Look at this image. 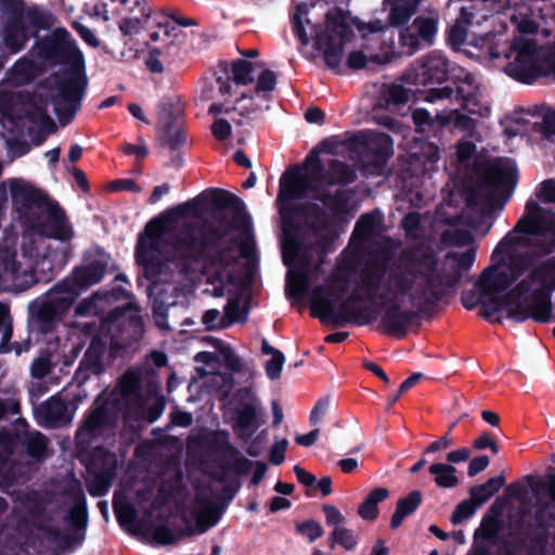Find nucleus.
Instances as JSON below:
<instances>
[{
  "mask_svg": "<svg viewBox=\"0 0 555 555\" xmlns=\"http://www.w3.org/2000/svg\"><path fill=\"white\" fill-rule=\"evenodd\" d=\"M475 259L474 248L441 257L430 247L416 246L382 264H366L358 278L352 262L343 260L324 285L312 289L311 314L334 326L365 325L374 320L373 312L356 301L379 300L384 308L379 326L402 337L415 315L429 311L456 288Z\"/></svg>",
  "mask_w": 555,
  "mask_h": 555,
  "instance_id": "obj_1",
  "label": "nucleus"
},
{
  "mask_svg": "<svg viewBox=\"0 0 555 555\" xmlns=\"http://www.w3.org/2000/svg\"><path fill=\"white\" fill-rule=\"evenodd\" d=\"M554 249L555 214L528 201L522 216L494 247L474 289L463 293V306L472 310L481 305L486 318L505 310L517 322H548L555 258L539 261Z\"/></svg>",
  "mask_w": 555,
  "mask_h": 555,
  "instance_id": "obj_2",
  "label": "nucleus"
},
{
  "mask_svg": "<svg viewBox=\"0 0 555 555\" xmlns=\"http://www.w3.org/2000/svg\"><path fill=\"white\" fill-rule=\"evenodd\" d=\"M194 208L195 201H189L163 211L145 225L144 234L158 248L165 249L166 260L179 261L183 267L201 262L211 286L207 292L214 297L228 296L225 325L245 322L248 317L246 287L236 273L235 251L225 242L224 233L199 229L184 219Z\"/></svg>",
  "mask_w": 555,
  "mask_h": 555,
  "instance_id": "obj_3",
  "label": "nucleus"
},
{
  "mask_svg": "<svg viewBox=\"0 0 555 555\" xmlns=\"http://www.w3.org/2000/svg\"><path fill=\"white\" fill-rule=\"evenodd\" d=\"M327 165L328 169L325 170L320 158L310 153L301 167H289L280 179L276 204L282 219V251L283 261L288 267L286 296L289 299H299L306 294L312 273L311 264L306 259V250L298 242L295 228L298 212L294 208V202L312 195L334 216L340 215L347 209V193L341 190L332 193L330 188L346 185L356 179L353 167L337 159L327 160Z\"/></svg>",
  "mask_w": 555,
  "mask_h": 555,
  "instance_id": "obj_4",
  "label": "nucleus"
},
{
  "mask_svg": "<svg viewBox=\"0 0 555 555\" xmlns=\"http://www.w3.org/2000/svg\"><path fill=\"white\" fill-rule=\"evenodd\" d=\"M117 433L125 444H133L129 470L134 472L139 468V366L129 367L112 390L105 389L95 398L77 429V444L111 438ZM137 482L134 473L121 479L113 495V509L120 528L139 539V511L132 504L139 501Z\"/></svg>",
  "mask_w": 555,
  "mask_h": 555,
  "instance_id": "obj_5",
  "label": "nucleus"
},
{
  "mask_svg": "<svg viewBox=\"0 0 555 555\" xmlns=\"http://www.w3.org/2000/svg\"><path fill=\"white\" fill-rule=\"evenodd\" d=\"M499 11H512L511 21L520 34L512 41L487 35L476 46L492 60H505L512 78L532 83L540 77L555 81V2L544 0H485Z\"/></svg>",
  "mask_w": 555,
  "mask_h": 555,
  "instance_id": "obj_6",
  "label": "nucleus"
},
{
  "mask_svg": "<svg viewBox=\"0 0 555 555\" xmlns=\"http://www.w3.org/2000/svg\"><path fill=\"white\" fill-rule=\"evenodd\" d=\"M291 22L300 44L306 47L313 42L322 51L326 65L334 70L340 68L345 48L357 38L356 31L362 49L348 54L347 65L351 69H362L370 60L378 57L376 51L387 31V24L379 18L365 22L345 9L325 11L322 3L309 9L302 1L297 2Z\"/></svg>",
  "mask_w": 555,
  "mask_h": 555,
  "instance_id": "obj_7",
  "label": "nucleus"
},
{
  "mask_svg": "<svg viewBox=\"0 0 555 555\" xmlns=\"http://www.w3.org/2000/svg\"><path fill=\"white\" fill-rule=\"evenodd\" d=\"M30 53L47 65L66 66L55 79L56 92L51 95V103L60 125H69L81 107L88 87L81 51L68 30L57 27L50 35L38 38Z\"/></svg>",
  "mask_w": 555,
  "mask_h": 555,
  "instance_id": "obj_8",
  "label": "nucleus"
},
{
  "mask_svg": "<svg viewBox=\"0 0 555 555\" xmlns=\"http://www.w3.org/2000/svg\"><path fill=\"white\" fill-rule=\"evenodd\" d=\"M139 347V306L134 302L116 307L108 312L92 336L79 365L75 379L85 384L91 375L100 376L106 371L104 356L114 362L128 360Z\"/></svg>",
  "mask_w": 555,
  "mask_h": 555,
  "instance_id": "obj_9",
  "label": "nucleus"
},
{
  "mask_svg": "<svg viewBox=\"0 0 555 555\" xmlns=\"http://www.w3.org/2000/svg\"><path fill=\"white\" fill-rule=\"evenodd\" d=\"M8 183L20 215L35 233L60 242L74 237L73 227L57 202L21 178H12Z\"/></svg>",
  "mask_w": 555,
  "mask_h": 555,
  "instance_id": "obj_10",
  "label": "nucleus"
},
{
  "mask_svg": "<svg viewBox=\"0 0 555 555\" xmlns=\"http://www.w3.org/2000/svg\"><path fill=\"white\" fill-rule=\"evenodd\" d=\"M476 185L466 193L463 217L476 212L481 219L488 216L501 198L509 197L516 184V164L511 158H496L480 165Z\"/></svg>",
  "mask_w": 555,
  "mask_h": 555,
  "instance_id": "obj_11",
  "label": "nucleus"
},
{
  "mask_svg": "<svg viewBox=\"0 0 555 555\" xmlns=\"http://www.w3.org/2000/svg\"><path fill=\"white\" fill-rule=\"evenodd\" d=\"M176 26H170L165 13L153 10L141 0V60L153 76L164 75L170 67V50L177 38Z\"/></svg>",
  "mask_w": 555,
  "mask_h": 555,
  "instance_id": "obj_12",
  "label": "nucleus"
},
{
  "mask_svg": "<svg viewBox=\"0 0 555 555\" xmlns=\"http://www.w3.org/2000/svg\"><path fill=\"white\" fill-rule=\"evenodd\" d=\"M177 514H180L183 529L180 531L171 530L167 525H155L146 528L141 519V540H147L155 544H172L178 541L182 534L204 533L214 527L220 519V511L217 503L206 496L203 492L198 493L190 507H182L175 504Z\"/></svg>",
  "mask_w": 555,
  "mask_h": 555,
  "instance_id": "obj_13",
  "label": "nucleus"
},
{
  "mask_svg": "<svg viewBox=\"0 0 555 555\" xmlns=\"http://www.w3.org/2000/svg\"><path fill=\"white\" fill-rule=\"evenodd\" d=\"M504 134L507 138L527 135L529 142L537 149L555 153V109H543L539 115L507 118L502 121Z\"/></svg>",
  "mask_w": 555,
  "mask_h": 555,
  "instance_id": "obj_14",
  "label": "nucleus"
},
{
  "mask_svg": "<svg viewBox=\"0 0 555 555\" xmlns=\"http://www.w3.org/2000/svg\"><path fill=\"white\" fill-rule=\"evenodd\" d=\"M111 256L103 249L98 248L93 258L85 257V264L75 267L70 275L55 284V289L60 293L73 297L75 302L80 293L90 286L99 283L104 278Z\"/></svg>",
  "mask_w": 555,
  "mask_h": 555,
  "instance_id": "obj_15",
  "label": "nucleus"
},
{
  "mask_svg": "<svg viewBox=\"0 0 555 555\" xmlns=\"http://www.w3.org/2000/svg\"><path fill=\"white\" fill-rule=\"evenodd\" d=\"M73 305V297L69 298L67 294L60 293L54 285L48 293L47 299L29 305L33 327L41 334L53 332Z\"/></svg>",
  "mask_w": 555,
  "mask_h": 555,
  "instance_id": "obj_16",
  "label": "nucleus"
},
{
  "mask_svg": "<svg viewBox=\"0 0 555 555\" xmlns=\"http://www.w3.org/2000/svg\"><path fill=\"white\" fill-rule=\"evenodd\" d=\"M411 117L416 131L420 133L436 134L450 125L470 135L476 130L475 120L457 108H444L437 112L435 116H431L427 109L418 107L412 111Z\"/></svg>",
  "mask_w": 555,
  "mask_h": 555,
  "instance_id": "obj_17",
  "label": "nucleus"
},
{
  "mask_svg": "<svg viewBox=\"0 0 555 555\" xmlns=\"http://www.w3.org/2000/svg\"><path fill=\"white\" fill-rule=\"evenodd\" d=\"M346 150L358 151L362 162L372 155L376 164H383L392 154V142L388 134L361 130L349 142L337 143L333 153L339 154Z\"/></svg>",
  "mask_w": 555,
  "mask_h": 555,
  "instance_id": "obj_18",
  "label": "nucleus"
},
{
  "mask_svg": "<svg viewBox=\"0 0 555 555\" xmlns=\"http://www.w3.org/2000/svg\"><path fill=\"white\" fill-rule=\"evenodd\" d=\"M261 67L259 62H253L246 59H240L231 65V76L223 74L216 77L209 85L203 90V96L205 99L222 98L225 103L228 99L232 96L233 82L235 85H247L254 80V73Z\"/></svg>",
  "mask_w": 555,
  "mask_h": 555,
  "instance_id": "obj_19",
  "label": "nucleus"
},
{
  "mask_svg": "<svg viewBox=\"0 0 555 555\" xmlns=\"http://www.w3.org/2000/svg\"><path fill=\"white\" fill-rule=\"evenodd\" d=\"M116 457L105 448H95L91 454L87 468L93 477L87 481V489L91 496H104L116 475Z\"/></svg>",
  "mask_w": 555,
  "mask_h": 555,
  "instance_id": "obj_20",
  "label": "nucleus"
},
{
  "mask_svg": "<svg viewBox=\"0 0 555 555\" xmlns=\"http://www.w3.org/2000/svg\"><path fill=\"white\" fill-rule=\"evenodd\" d=\"M66 495L72 505L64 520L73 532L64 538V544L79 546L85 541L89 519L86 494L81 485L77 482L66 490Z\"/></svg>",
  "mask_w": 555,
  "mask_h": 555,
  "instance_id": "obj_21",
  "label": "nucleus"
},
{
  "mask_svg": "<svg viewBox=\"0 0 555 555\" xmlns=\"http://www.w3.org/2000/svg\"><path fill=\"white\" fill-rule=\"evenodd\" d=\"M438 23L439 18L434 14L417 16L411 25L400 31L399 41L403 51L412 55L433 46L438 33Z\"/></svg>",
  "mask_w": 555,
  "mask_h": 555,
  "instance_id": "obj_22",
  "label": "nucleus"
},
{
  "mask_svg": "<svg viewBox=\"0 0 555 555\" xmlns=\"http://www.w3.org/2000/svg\"><path fill=\"white\" fill-rule=\"evenodd\" d=\"M450 62L442 51L434 50L415 63L408 74V82L426 86L441 83L448 79Z\"/></svg>",
  "mask_w": 555,
  "mask_h": 555,
  "instance_id": "obj_23",
  "label": "nucleus"
},
{
  "mask_svg": "<svg viewBox=\"0 0 555 555\" xmlns=\"http://www.w3.org/2000/svg\"><path fill=\"white\" fill-rule=\"evenodd\" d=\"M14 502L25 512V515L17 518L20 529L38 530L48 535L56 537L59 531L42 524L46 514V502L37 491H28L18 494Z\"/></svg>",
  "mask_w": 555,
  "mask_h": 555,
  "instance_id": "obj_24",
  "label": "nucleus"
},
{
  "mask_svg": "<svg viewBox=\"0 0 555 555\" xmlns=\"http://www.w3.org/2000/svg\"><path fill=\"white\" fill-rule=\"evenodd\" d=\"M470 3L461 8V14L456 23L450 28L449 42L453 47L463 46L467 40V33L462 24H479L488 20L493 13H503L495 10L492 5H487L483 0H469Z\"/></svg>",
  "mask_w": 555,
  "mask_h": 555,
  "instance_id": "obj_25",
  "label": "nucleus"
},
{
  "mask_svg": "<svg viewBox=\"0 0 555 555\" xmlns=\"http://www.w3.org/2000/svg\"><path fill=\"white\" fill-rule=\"evenodd\" d=\"M38 283L33 269L22 271L15 256L0 262V289L21 293Z\"/></svg>",
  "mask_w": 555,
  "mask_h": 555,
  "instance_id": "obj_26",
  "label": "nucleus"
},
{
  "mask_svg": "<svg viewBox=\"0 0 555 555\" xmlns=\"http://www.w3.org/2000/svg\"><path fill=\"white\" fill-rule=\"evenodd\" d=\"M261 412L259 401L249 396L241 402L235 409L234 430L240 439L247 441L260 427Z\"/></svg>",
  "mask_w": 555,
  "mask_h": 555,
  "instance_id": "obj_27",
  "label": "nucleus"
},
{
  "mask_svg": "<svg viewBox=\"0 0 555 555\" xmlns=\"http://www.w3.org/2000/svg\"><path fill=\"white\" fill-rule=\"evenodd\" d=\"M205 195L209 202L220 209H229L232 212V225L243 231L247 230L250 217L246 211L244 202L236 195L224 190L207 191Z\"/></svg>",
  "mask_w": 555,
  "mask_h": 555,
  "instance_id": "obj_28",
  "label": "nucleus"
},
{
  "mask_svg": "<svg viewBox=\"0 0 555 555\" xmlns=\"http://www.w3.org/2000/svg\"><path fill=\"white\" fill-rule=\"evenodd\" d=\"M162 105L164 108L166 106L172 108L171 113H164L162 115L164 124L162 130L163 140L170 149H176L185 140L180 124V116L182 114L181 103L178 99H167Z\"/></svg>",
  "mask_w": 555,
  "mask_h": 555,
  "instance_id": "obj_29",
  "label": "nucleus"
},
{
  "mask_svg": "<svg viewBox=\"0 0 555 555\" xmlns=\"http://www.w3.org/2000/svg\"><path fill=\"white\" fill-rule=\"evenodd\" d=\"M269 104L266 101H259L255 91L249 94L242 92L237 99H235L232 106L225 104L214 103L209 107L211 114H234L237 113L241 116H250L262 109H268Z\"/></svg>",
  "mask_w": 555,
  "mask_h": 555,
  "instance_id": "obj_30",
  "label": "nucleus"
},
{
  "mask_svg": "<svg viewBox=\"0 0 555 555\" xmlns=\"http://www.w3.org/2000/svg\"><path fill=\"white\" fill-rule=\"evenodd\" d=\"M383 216L379 211L364 214L357 221L352 234V244L363 248L365 243L382 230Z\"/></svg>",
  "mask_w": 555,
  "mask_h": 555,
  "instance_id": "obj_31",
  "label": "nucleus"
},
{
  "mask_svg": "<svg viewBox=\"0 0 555 555\" xmlns=\"http://www.w3.org/2000/svg\"><path fill=\"white\" fill-rule=\"evenodd\" d=\"M422 0H383V8L388 13L387 27L405 24L416 12Z\"/></svg>",
  "mask_w": 555,
  "mask_h": 555,
  "instance_id": "obj_32",
  "label": "nucleus"
},
{
  "mask_svg": "<svg viewBox=\"0 0 555 555\" xmlns=\"http://www.w3.org/2000/svg\"><path fill=\"white\" fill-rule=\"evenodd\" d=\"M421 502L422 493L417 490L412 491L408 496L400 499L397 503L396 511L391 516V528H399L403 520L418 508Z\"/></svg>",
  "mask_w": 555,
  "mask_h": 555,
  "instance_id": "obj_33",
  "label": "nucleus"
},
{
  "mask_svg": "<svg viewBox=\"0 0 555 555\" xmlns=\"http://www.w3.org/2000/svg\"><path fill=\"white\" fill-rule=\"evenodd\" d=\"M27 40L28 34L24 24H4L3 43L11 53L20 52Z\"/></svg>",
  "mask_w": 555,
  "mask_h": 555,
  "instance_id": "obj_34",
  "label": "nucleus"
},
{
  "mask_svg": "<svg viewBox=\"0 0 555 555\" xmlns=\"http://www.w3.org/2000/svg\"><path fill=\"white\" fill-rule=\"evenodd\" d=\"M456 472L453 465L447 463H434L429 467L437 487L446 489H452L459 485Z\"/></svg>",
  "mask_w": 555,
  "mask_h": 555,
  "instance_id": "obj_35",
  "label": "nucleus"
},
{
  "mask_svg": "<svg viewBox=\"0 0 555 555\" xmlns=\"http://www.w3.org/2000/svg\"><path fill=\"white\" fill-rule=\"evenodd\" d=\"M22 444L25 447L26 453L36 461L41 462L46 459L48 439L40 431L27 433Z\"/></svg>",
  "mask_w": 555,
  "mask_h": 555,
  "instance_id": "obj_36",
  "label": "nucleus"
},
{
  "mask_svg": "<svg viewBox=\"0 0 555 555\" xmlns=\"http://www.w3.org/2000/svg\"><path fill=\"white\" fill-rule=\"evenodd\" d=\"M463 101V108L470 115H476L480 118H489L491 115L490 102L482 95L481 91L469 93V95L461 98Z\"/></svg>",
  "mask_w": 555,
  "mask_h": 555,
  "instance_id": "obj_37",
  "label": "nucleus"
},
{
  "mask_svg": "<svg viewBox=\"0 0 555 555\" xmlns=\"http://www.w3.org/2000/svg\"><path fill=\"white\" fill-rule=\"evenodd\" d=\"M12 72L20 83H28L40 74V65L24 56L14 63Z\"/></svg>",
  "mask_w": 555,
  "mask_h": 555,
  "instance_id": "obj_38",
  "label": "nucleus"
},
{
  "mask_svg": "<svg viewBox=\"0 0 555 555\" xmlns=\"http://www.w3.org/2000/svg\"><path fill=\"white\" fill-rule=\"evenodd\" d=\"M276 86V75L274 72L270 69H263L259 74L256 82V87L254 89L257 94V99L259 101L270 102L272 98V92Z\"/></svg>",
  "mask_w": 555,
  "mask_h": 555,
  "instance_id": "obj_39",
  "label": "nucleus"
},
{
  "mask_svg": "<svg viewBox=\"0 0 555 555\" xmlns=\"http://www.w3.org/2000/svg\"><path fill=\"white\" fill-rule=\"evenodd\" d=\"M40 409L46 422L53 427L59 426L65 418L66 405L61 400L51 399Z\"/></svg>",
  "mask_w": 555,
  "mask_h": 555,
  "instance_id": "obj_40",
  "label": "nucleus"
},
{
  "mask_svg": "<svg viewBox=\"0 0 555 555\" xmlns=\"http://www.w3.org/2000/svg\"><path fill=\"white\" fill-rule=\"evenodd\" d=\"M24 0H1V15L5 20L4 24H24Z\"/></svg>",
  "mask_w": 555,
  "mask_h": 555,
  "instance_id": "obj_41",
  "label": "nucleus"
},
{
  "mask_svg": "<svg viewBox=\"0 0 555 555\" xmlns=\"http://www.w3.org/2000/svg\"><path fill=\"white\" fill-rule=\"evenodd\" d=\"M457 88L456 93L460 98L469 95L480 91V82L476 75L460 68L459 74L455 76Z\"/></svg>",
  "mask_w": 555,
  "mask_h": 555,
  "instance_id": "obj_42",
  "label": "nucleus"
},
{
  "mask_svg": "<svg viewBox=\"0 0 555 555\" xmlns=\"http://www.w3.org/2000/svg\"><path fill=\"white\" fill-rule=\"evenodd\" d=\"M29 24L37 30H48L54 23L55 17L51 12L41 10L39 8H29L26 12Z\"/></svg>",
  "mask_w": 555,
  "mask_h": 555,
  "instance_id": "obj_43",
  "label": "nucleus"
},
{
  "mask_svg": "<svg viewBox=\"0 0 555 555\" xmlns=\"http://www.w3.org/2000/svg\"><path fill=\"white\" fill-rule=\"evenodd\" d=\"M417 160L424 166V171H429L440 159V149L430 142H423L421 152L416 154Z\"/></svg>",
  "mask_w": 555,
  "mask_h": 555,
  "instance_id": "obj_44",
  "label": "nucleus"
},
{
  "mask_svg": "<svg viewBox=\"0 0 555 555\" xmlns=\"http://www.w3.org/2000/svg\"><path fill=\"white\" fill-rule=\"evenodd\" d=\"M315 238V246L311 247L309 253H313L318 257V263L314 267V271H318L327 254V246L333 241V234L326 229L321 233H317Z\"/></svg>",
  "mask_w": 555,
  "mask_h": 555,
  "instance_id": "obj_45",
  "label": "nucleus"
},
{
  "mask_svg": "<svg viewBox=\"0 0 555 555\" xmlns=\"http://www.w3.org/2000/svg\"><path fill=\"white\" fill-rule=\"evenodd\" d=\"M331 538L334 543L341 545L347 551L353 550L358 544V539L353 531L345 526L332 530Z\"/></svg>",
  "mask_w": 555,
  "mask_h": 555,
  "instance_id": "obj_46",
  "label": "nucleus"
},
{
  "mask_svg": "<svg viewBox=\"0 0 555 555\" xmlns=\"http://www.w3.org/2000/svg\"><path fill=\"white\" fill-rule=\"evenodd\" d=\"M102 300L101 293L98 292L92 296L82 299L75 309V314L77 317H87L92 314H98L100 312V307L98 301Z\"/></svg>",
  "mask_w": 555,
  "mask_h": 555,
  "instance_id": "obj_47",
  "label": "nucleus"
},
{
  "mask_svg": "<svg viewBox=\"0 0 555 555\" xmlns=\"http://www.w3.org/2000/svg\"><path fill=\"white\" fill-rule=\"evenodd\" d=\"M411 91L403 88L401 85L391 83L386 87L384 96L388 103L400 104L410 100Z\"/></svg>",
  "mask_w": 555,
  "mask_h": 555,
  "instance_id": "obj_48",
  "label": "nucleus"
},
{
  "mask_svg": "<svg viewBox=\"0 0 555 555\" xmlns=\"http://www.w3.org/2000/svg\"><path fill=\"white\" fill-rule=\"evenodd\" d=\"M477 509V505L472 500H465L457 504L452 513L451 520L453 524H461L469 519Z\"/></svg>",
  "mask_w": 555,
  "mask_h": 555,
  "instance_id": "obj_49",
  "label": "nucleus"
},
{
  "mask_svg": "<svg viewBox=\"0 0 555 555\" xmlns=\"http://www.w3.org/2000/svg\"><path fill=\"white\" fill-rule=\"evenodd\" d=\"M220 353L227 367L232 372H242L246 369V364L243 359L240 358L230 346H222Z\"/></svg>",
  "mask_w": 555,
  "mask_h": 555,
  "instance_id": "obj_50",
  "label": "nucleus"
},
{
  "mask_svg": "<svg viewBox=\"0 0 555 555\" xmlns=\"http://www.w3.org/2000/svg\"><path fill=\"white\" fill-rule=\"evenodd\" d=\"M202 322L208 331H216L228 327L225 318L218 309H209L202 317Z\"/></svg>",
  "mask_w": 555,
  "mask_h": 555,
  "instance_id": "obj_51",
  "label": "nucleus"
},
{
  "mask_svg": "<svg viewBox=\"0 0 555 555\" xmlns=\"http://www.w3.org/2000/svg\"><path fill=\"white\" fill-rule=\"evenodd\" d=\"M195 361L197 363L205 364L206 367H198V372L202 376L204 375H210L216 372L218 369V359L215 353L208 352V351H202L196 353Z\"/></svg>",
  "mask_w": 555,
  "mask_h": 555,
  "instance_id": "obj_52",
  "label": "nucleus"
},
{
  "mask_svg": "<svg viewBox=\"0 0 555 555\" xmlns=\"http://www.w3.org/2000/svg\"><path fill=\"white\" fill-rule=\"evenodd\" d=\"M164 410H165L164 398L155 397L147 410L141 403V420H146L150 423H153L160 417Z\"/></svg>",
  "mask_w": 555,
  "mask_h": 555,
  "instance_id": "obj_53",
  "label": "nucleus"
},
{
  "mask_svg": "<svg viewBox=\"0 0 555 555\" xmlns=\"http://www.w3.org/2000/svg\"><path fill=\"white\" fill-rule=\"evenodd\" d=\"M296 528H297V531L301 535L308 538V540L310 542H313L323 535V528L315 520H307V521L297 524Z\"/></svg>",
  "mask_w": 555,
  "mask_h": 555,
  "instance_id": "obj_54",
  "label": "nucleus"
},
{
  "mask_svg": "<svg viewBox=\"0 0 555 555\" xmlns=\"http://www.w3.org/2000/svg\"><path fill=\"white\" fill-rule=\"evenodd\" d=\"M402 228L406 235L412 238L421 236V215L417 212L408 214L402 220Z\"/></svg>",
  "mask_w": 555,
  "mask_h": 555,
  "instance_id": "obj_55",
  "label": "nucleus"
},
{
  "mask_svg": "<svg viewBox=\"0 0 555 555\" xmlns=\"http://www.w3.org/2000/svg\"><path fill=\"white\" fill-rule=\"evenodd\" d=\"M285 357L282 352L272 356L264 364L267 376L274 380L281 376Z\"/></svg>",
  "mask_w": 555,
  "mask_h": 555,
  "instance_id": "obj_56",
  "label": "nucleus"
},
{
  "mask_svg": "<svg viewBox=\"0 0 555 555\" xmlns=\"http://www.w3.org/2000/svg\"><path fill=\"white\" fill-rule=\"evenodd\" d=\"M323 512L325 514V521L333 530L340 528L345 525L346 518L341 512L334 505H324Z\"/></svg>",
  "mask_w": 555,
  "mask_h": 555,
  "instance_id": "obj_57",
  "label": "nucleus"
},
{
  "mask_svg": "<svg viewBox=\"0 0 555 555\" xmlns=\"http://www.w3.org/2000/svg\"><path fill=\"white\" fill-rule=\"evenodd\" d=\"M535 195L541 202L555 204V180L547 179L541 182L535 191Z\"/></svg>",
  "mask_w": 555,
  "mask_h": 555,
  "instance_id": "obj_58",
  "label": "nucleus"
},
{
  "mask_svg": "<svg viewBox=\"0 0 555 555\" xmlns=\"http://www.w3.org/2000/svg\"><path fill=\"white\" fill-rule=\"evenodd\" d=\"M454 91L451 87L444 86L440 88H433L428 90L424 96V101L428 103H437L443 100H449L453 96Z\"/></svg>",
  "mask_w": 555,
  "mask_h": 555,
  "instance_id": "obj_59",
  "label": "nucleus"
},
{
  "mask_svg": "<svg viewBox=\"0 0 555 555\" xmlns=\"http://www.w3.org/2000/svg\"><path fill=\"white\" fill-rule=\"evenodd\" d=\"M476 153V145L467 140H462L456 146V157L461 164H467Z\"/></svg>",
  "mask_w": 555,
  "mask_h": 555,
  "instance_id": "obj_60",
  "label": "nucleus"
},
{
  "mask_svg": "<svg viewBox=\"0 0 555 555\" xmlns=\"http://www.w3.org/2000/svg\"><path fill=\"white\" fill-rule=\"evenodd\" d=\"M74 29L77 31L79 37L90 47L98 48L100 47V40L95 36V34L86 25L75 22L73 24Z\"/></svg>",
  "mask_w": 555,
  "mask_h": 555,
  "instance_id": "obj_61",
  "label": "nucleus"
},
{
  "mask_svg": "<svg viewBox=\"0 0 555 555\" xmlns=\"http://www.w3.org/2000/svg\"><path fill=\"white\" fill-rule=\"evenodd\" d=\"M214 137L219 141H224L230 138L232 129L228 119L218 118L211 126Z\"/></svg>",
  "mask_w": 555,
  "mask_h": 555,
  "instance_id": "obj_62",
  "label": "nucleus"
},
{
  "mask_svg": "<svg viewBox=\"0 0 555 555\" xmlns=\"http://www.w3.org/2000/svg\"><path fill=\"white\" fill-rule=\"evenodd\" d=\"M288 447V440L287 439H281L276 441L270 449L269 456L270 461L274 465H280L285 460V452Z\"/></svg>",
  "mask_w": 555,
  "mask_h": 555,
  "instance_id": "obj_63",
  "label": "nucleus"
},
{
  "mask_svg": "<svg viewBox=\"0 0 555 555\" xmlns=\"http://www.w3.org/2000/svg\"><path fill=\"white\" fill-rule=\"evenodd\" d=\"M330 398L324 397L318 400L310 413V423L315 425L320 423L330 409Z\"/></svg>",
  "mask_w": 555,
  "mask_h": 555,
  "instance_id": "obj_64",
  "label": "nucleus"
}]
</instances>
